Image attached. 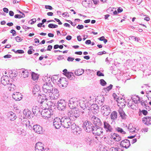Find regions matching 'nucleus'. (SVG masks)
<instances>
[{
	"label": "nucleus",
	"mask_w": 151,
	"mask_h": 151,
	"mask_svg": "<svg viewBox=\"0 0 151 151\" xmlns=\"http://www.w3.org/2000/svg\"><path fill=\"white\" fill-rule=\"evenodd\" d=\"M67 114L68 117L72 121L76 120L80 115L79 111L74 109L68 110Z\"/></svg>",
	"instance_id": "nucleus-1"
},
{
	"label": "nucleus",
	"mask_w": 151,
	"mask_h": 151,
	"mask_svg": "<svg viewBox=\"0 0 151 151\" xmlns=\"http://www.w3.org/2000/svg\"><path fill=\"white\" fill-rule=\"evenodd\" d=\"M48 84H43L42 86V91L43 95H46L47 98H48L51 91H52L53 87L52 85L50 83Z\"/></svg>",
	"instance_id": "nucleus-2"
},
{
	"label": "nucleus",
	"mask_w": 151,
	"mask_h": 151,
	"mask_svg": "<svg viewBox=\"0 0 151 151\" xmlns=\"http://www.w3.org/2000/svg\"><path fill=\"white\" fill-rule=\"evenodd\" d=\"M62 126L66 128L71 127L73 123L71 122L70 121L71 120L67 116H64L62 117Z\"/></svg>",
	"instance_id": "nucleus-3"
},
{
	"label": "nucleus",
	"mask_w": 151,
	"mask_h": 151,
	"mask_svg": "<svg viewBox=\"0 0 151 151\" xmlns=\"http://www.w3.org/2000/svg\"><path fill=\"white\" fill-rule=\"evenodd\" d=\"M79 102L77 99L76 98H73L70 99L69 101L68 105L71 109H77Z\"/></svg>",
	"instance_id": "nucleus-4"
},
{
	"label": "nucleus",
	"mask_w": 151,
	"mask_h": 151,
	"mask_svg": "<svg viewBox=\"0 0 151 151\" xmlns=\"http://www.w3.org/2000/svg\"><path fill=\"white\" fill-rule=\"evenodd\" d=\"M83 127L86 132H92L93 129V128L95 127L90 122L86 120L83 123Z\"/></svg>",
	"instance_id": "nucleus-5"
},
{
	"label": "nucleus",
	"mask_w": 151,
	"mask_h": 151,
	"mask_svg": "<svg viewBox=\"0 0 151 151\" xmlns=\"http://www.w3.org/2000/svg\"><path fill=\"white\" fill-rule=\"evenodd\" d=\"M50 111L48 109H45L42 110L41 114L42 116L45 119H47L50 118L51 115H53V111L52 110Z\"/></svg>",
	"instance_id": "nucleus-6"
},
{
	"label": "nucleus",
	"mask_w": 151,
	"mask_h": 151,
	"mask_svg": "<svg viewBox=\"0 0 151 151\" xmlns=\"http://www.w3.org/2000/svg\"><path fill=\"white\" fill-rule=\"evenodd\" d=\"M58 85L60 88L65 87L67 86L68 82V79L65 78H60L58 82Z\"/></svg>",
	"instance_id": "nucleus-7"
},
{
	"label": "nucleus",
	"mask_w": 151,
	"mask_h": 151,
	"mask_svg": "<svg viewBox=\"0 0 151 151\" xmlns=\"http://www.w3.org/2000/svg\"><path fill=\"white\" fill-rule=\"evenodd\" d=\"M71 128L72 132L74 134L78 135L81 133L80 128L74 123L72 124Z\"/></svg>",
	"instance_id": "nucleus-8"
},
{
	"label": "nucleus",
	"mask_w": 151,
	"mask_h": 151,
	"mask_svg": "<svg viewBox=\"0 0 151 151\" xmlns=\"http://www.w3.org/2000/svg\"><path fill=\"white\" fill-rule=\"evenodd\" d=\"M57 108L59 110L63 111L66 108V101L63 99L59 100L57 103Z\"/></svg>",
	"instance_id": "nucleus-9"
},
{
	"label": "nucleus",
	"mask_w": 151,
	"mask_h": 151,
	"mask_svg": "<svg viewBox=\"0 0 151 151\" xmlns=\"http://www.w3.org/2000/svg\"><path fill=\"white\" fill-rule=\"evenodd\" d=\"M48 98L52 99H57L58 98L59 94L58 89L53 88L52 91H51Z\"/></svg>",
	"instance_id": "nucleus-10"
},
{
	"label": "nucleus",
	"mask_w": 151,
	"mask_h": 151,
	"mask_svg": "<svg viewBox=\"0 0 151 151\" xmlns=\"http://www.w3.org/2000/svg\"><path fill=\"white\" fill-rule=\"evenodd\" d=\"M101 111L104 116H106L109 115L111 113V110L109 106L104 105L101 107Z\"/></svg>",
	"instance_id": "nucleus-11"
},
{
	"label": "nucleus",
	"mask_w": 151,
	"mask_h": 151,
	"mask_svg": "<svg viewBox=\"0 0 151 151\" xmlns=\"http://www.w3.org/2000/svg\"><path fill=\"white\" fill-rule=\"evenodd\" d=\"M62 119H60L58 117H56L54 119L53 122L54 126L56 129H59L62 125Z\"/></svg>",
	"instance_id": "nucleus-12"
},
{
	"label": "nucleus",
	"mask_w": 151,
	"mask_h": 151,
	"mask_svg": "<svg viewBox=\"0 0 151 151\" xmlns=\"http://www.w3.org/2000/svg\"><path fill=\"white\" fill-rule=\"evenodd\" d=\"M9 77L6 76H3L1 78V83L4 85L6 86L7 85H9V87L10 86H12V84L11 83H9Z\"/></svg>",
	"instance_id": "nucleus-13"
},
{
	"label": "nucleus",
	"mask_w": 151,
	"mask_h": 151,
	"mask_svg": "<svg viewBox=\"0 0 151 151\" xmlns=\"http://www.w3.org/2000/svg\"><path fill=\"white\" fill-rule=\"evenodd\" d=\"M93 133L95 135L100 136L103 133V129L101 127L98 126L96 127L93 128Z\"/></svg>",
	"instance_id": "nucleus-14"
},
{
	"label": "nucleus",
	"mask_w": 151,
	"mask_h": 151,
	"mask_svg": "<svg viewBox=\"0 0 151 151\" xmlns=\"http://www.w3.org/2000/svg\"><path fill=\"white\" fill-rule=\"evenodd\" d=\"M117 102V105L120 109L124 108L125 106V101L123 98L118 97L116 100Z\"/></svg>",
	"instance_id": "nucleus-15"
},
{
	"label": "nucleus",
	"mask_w": 151,
	"mask_h": 151,
	"mask_svg": "<svg viewBox=\"0 0 151 151\" xmlns=\"http://www.w3.org/2000/svg\"><path fill=\"white\" fill-rule=\"evenodd\" d=\"M91 121L94 125V127H99L101 125V122L100 119L98 118L93 116L91 118Z\"/></svg>",
	"instance_id": "nucleus-16"
},
{
	"label": "nucleus",
	"mask_w": 151,
	"mask_h": 151,
	"mask_svg": "<svg viewBox=\"0 0 151 151\" xmlns=\"http://www.w3.org/2000/svg\"><path fill=\"white\" fill-rule=\"evenodd\" d=\"M103 128L106 132H110L113 131L112 127L106 121L104 122Z\"/></svg>",
	"instance_id": "nucleus-17"
},
{
	"label": "nucleus",
	"mask_w": 151,
	"mask_h": 151,
	"mask_svg": "<svg viewBox=\"0 0 151 151\" xmlns=\"http://www.w3.org/2000/svg\"><path fill=\"white\" fill-rule=\"evenodd\" d=\"M120 145L121 146L127 149L129 147L130 145V141L127 139L122 140L120 142Z\"/></svg>",
	"instance_id": "nucleus-18"
},
{
	"label": "nucleus",
	"mask_w": 151,
	"mask_h": 151,
	"mask_svg": "<svg viewBox=\"0 0 151 151\" xmlns=\"http://www.w3.org/2000/svg\"><path fill=\"white\" fill-rule=\"evenodd\" d=\"M20 73H21L22 77L25 78L28 77L31 72L30 70H22Z\"/></svg>",
	"instance_id": "nucleus-19"
},
{
	"label": "nucleus",
	"mask_w": 151,
	"mask_h": 151,
	"mask_svg": "<svg viewBox=\"0 0 151 151\" xmlns=\"http://www.w3.org/2000/svg\"><path fill=\"white\" fill-rule=\"evenodd\" d=\"M35 148V151H43L45 149L43 144L41 142L37 143Z\"/></svg>",
	"instance_id": "nucleus-20"
},
{
	"label": "nucleus",
	"mask_w": 151,
	"mask_h": 151,
	"mask_svg": "<svg viewBox=\"0 0 151 151\" xmlns=\"http://www.w3.org/2000/svg\"><path fill=\"white\" fill-rule=\"evenodd\" d=\"M33 129L36 133L39 134H42L43 133L42 128L39 125H34Z\"/></svg>",
	"instance_id": "nucleus-21"
},
{
	"label": "nucleus",
	"mask_w": 151,
	"mask_h": 151,
	"mask_svg": "<svg viewBox=\"0 0 151 151\" xmlns=\"http://www.w3.org/2000/svg\"><path fill=\"white\" fill-rule=\"evenodd\" d=\"M22 95L19 92H14L12 95L13 98L16 101H19L22 98Z\"/></svg>",
	"instance_id": "nucleus-22"
},
{
	"label": "nucleus",
	"mask_w": 151,
	"mask_h": 151,
	"mask_svg": "<svg viewBox=\"0 0 151 151\" xmlns=\"http://www.w3.org/2000/svg\"><path fill=\"white\" fill-rule=\"evenodd\" d=\"M91 111L94 114L97 113L99 111V108L97 104H92L90 107Z\"/></svg>",
	"instance_id": "nucleus-23"
},
{
	"label": "nucleus",
	"mask_w": 151,
	"mask_h": 151,
	"mask_svg": "<svg viewBox=\"0 0 151 151\" xmlns=\"http://www.w3.org/2000/svg\"><path fill=\"white\" fill-rule=\"evenodd\" d=\"M92 3V0H83L82 2V4L86 8L91 7Z\"/></svg>",
	"instance_id": "nucleus-24"
},
{
	"label": "nucleus",
	"mask_w": 151,
	"mask_h": 151,
	"mask_svg": "<svg viewBox=\"0 0 151 151\" xmlns=\"http://www.w3.org/2000/svg\"><path fill=\"white\" fill-rule=\"evenodd\" d=\"M143 122L147 125L151 124V117L149 116L144 117L142 119Z\"/></svg>",
	"instance_id": "nucleus-25"
},
{
	"label": "nucleus",
	"mask_w": 151,
	"mask_h": 151,
	"mask_svg": "<svg viewBox=\"0 0 151 151\" xmlns=\"http://www.w3.org/2000/svg\"><path fill=\"white\" fill-rule=\"evenodd\" d=\"M40 90L39 86L37 85L34 86L33 89V93L35 96L39 94V91Z\"/></svg>",
	"instance_id": "nucleus-26"
},
{
	"label": "nucleus",
	"mask_w": 151,
	"mask_h": 151,
	"mask_svg": "<svg viewBox=\"0 0 151 151\" xmlns=\"http://www.w3.org/2000/svg\"><path fill=\"white\" fill-rule=\"evenodd\" d=\"M23 127H25L27 128L31 129L32 128V126L30 124L29 122L28 119L22 122Z\"/></svg>",
	"instance_id": "nucleus-27"
},
{
	"label": "nucleus",
	"mask_w": 151,
	"mask_h": 151,
	"mask_svg": "<svg viewBox=\"0 0 151 151\" xmlns=\"http://www.w3.org/2000/svg\"><path fill=\"white\" fill-rule=\"evenodd\" d=\"M118 112L122 119H126L127 115L122 109H119L118 110Z\"/></svg>",
	"instance_id": "nucleus-28"
},
{
	"label": "nucleus",
	"mask_w": 151,
	"mask_h": 151,
	"mask_svg": "<svg viewBox=\"0 0 151 151\" xmlns=\"http://www.w3.org/2000/svg\"><path fill=\"white\" fill-rule=\"evenodd\" d=\"M23 113L24 115L29 118H30L32 115L31 112L28 109H25L23 111Z\"/></svg>",
	"instance_id": "nucleus-29"
},
{
	"label": "nucleus",
	"mask_w": 151,
	"mask_h": 151,
	"mask_svg": "<svg viewBox=\"0 0 151 151\" xmlns=\"http://www.w3.org/2000/svg\"><path fill=\"white\" fill-rule=\"evenodd\" d=\"M8 115L9 118L11 121H14L17 118L15 114L12 111H10Z\"/></svg>",
	"instance_id": "nucleus-30"
},
{
	"label": "nucleus",
	"mask_w": 151,
	"mask_h": 151,
	"mask_svg": "<svg viewBox=\"0 0 151 151\" xmlns=\"http://www.w3.org/2000/svg\"><path fill=\"white\" fill-rule=\"evenodd\" d=\"M42 80L45 82L44 84H48V83L50 84V83L52 81L51 78L50 77H48L46 76L44 77Z\"/></svg>",
	"instance_id": "nucleus-31"
},
{
	"label": "nucleus",
	"mask_w": 151,
	"mask_h": 151,
	"mask_svg": "<svg viewBox=\"0 0 151 151\" xmlns=\"http://www.w3.org/2000/svg\"><path fill=\"white\" fill-rule=\"evenodd\" d=\"M111 118L112 120L114 121L116 120L117 116V113L115 111L112 112L111 114Z\"/></svg>",
	"instance_id": "nucleus-32"
},
{
	"label": "nucleus",
	"mask_w": 151,
	"mask_h": 151,
	"mask_svg": "<svg viewBox=\"0 0 151 151\" xmlns=\"http://www.w3.org/2000/svg\"><path fill=\"white\" fill-rule=\"evenodd\" d=\"M84 70L82 69H78L76 70L75 71V75L79 76L82 75L84 72Z\"/></svg>",
	"instance_id": "nucleus-33"
},
{
	"label": "nucleus",
	"mask_w": 151,
	"mask_h": 151,
	"mask_svg": "<svg viewBox=\"0 0 151 151\" xmlns=\"http://www.w3.org/2000/svg\"><path fill=\"white\" fill-rule=\"evenodd\" d=\"M66 76L67 77L68 80V79L70 80H72L74 79V78L75 76L73 73L72 72H68V73H66Z\"/></svg>",
	"instance_id": "nucleus-34"
},
{
	"label": "nucleus",
	"mask_w": 151,
	"mask_h": 151,
	"mask_svg": "<svg viewBox=\"0 0 151 151\" xmlns=\"http://www.w3.org/2000/svg\"><path fill=\"white\" fill-rule=\"evenodd\" d=\"M128 129L130 133H133L136 132V128L133 126H132V125L130 124L129 125Z\"/></svg>",
	"instance_id": "nucleus-35"
},
{
	"label": "nucleus",
	"mask_w": 151,
	"mask_h": 151,
	"mask_svg": "<svg viewBox=\"0 0 151 151\" xmlns=\"http://www.w3.org/2000/svg\"><path fill=\"white\" fill-rule=\"evenodd\" d=\"M52 81L53 83H56L58 84V81H59V79H58V77L56 75H54L52 76L51 78Z\"/></svg>",
	"instance_id": "nucleus-36"
},
{
	"label": "nucleus",
	"mask_w": 151,
	"mask_h": 151,
	"mask_svg": "<svg viewBox=\"0 0 151 151\" xmlns=\"http://www.w3.org/2000/svg\"><path fill=\"white\" fill-rule=\"evenodd\" d=\"M136 98L134 97H131V98L132 102H134V104L138 103L140 102L139 98L138 96H136Z\"/></svg>",
	"instance_id": "nucleus-37"
},
{
	"label": "nucleus",
	"mask_w": 151,
	"mask_h": 151,
	"mask_svg": "<svg viewBox=\"0 0 151 151\" xmlns=\"http://www.w3.org/2000/svg\"><path fill=\"white\" fill-rule=\"evenodd\" d=\"M132 101L130 100L128 103V106L129 107H130L132 109L134 110L136 109V107L135 105L132 104Z\"/></svg>",
	"instance_id": "nucleus-38"
},
{
	"label": "nucleus",
	"mask_w": 151,
	"mask_h": 151,
	"mask_svg": "<svg viewBox=\"0 0 151 151\" xmlns=\"http://www.w3.org/2000/svg\"><path fill=\"white\" fill-rule=\"evenodd\" d=\"M17 133L19 134H22L24 135L25 134V131L23 129L21 128H18L17 130Z\"/></svg>",
	"instance_id": "nucleus-39"
},
{
	"label": "nucleus",
	"mask_w": 151,
	"mask_h": 151,
	"mask_svg": "<svg viewBox=\"0 0 151 151\" xmlns=\"http://www.w3.org/2000/svg\"><path fill=\"white\" fill-rule=\"evenodd\" d=\"M32 112L34 114H37L38 112H40L39 107L37 106H34L32 108Z\"/></svg>",
	"instance_id": "nucleus-40"
},
{
	"label": "nucleus",
	"mask_w": 151,
	"mask_h": 151,
	"mask_svg": "<svg viewBox=\"0 0 151 151\" xmlns=\"http://www.w3.org/2000/svg\"><path fill=\"white\" fill-rule=\"evenodd\" d=\"M31 74L32 78L33 80H35L38 79V77L37 74L32 72Z\"/></svg>",
	"instance_id": "nucleus-41"
},
{
	"label": "nucleus",
	"mask_w": 151,
	"mask_h": 151,
	"mask_svg": "<svg viewBox=\"0 0 151 151\" xmlns=\"http://www.w3.org/2000/svg\"><path fill=\"white\" fill-rule=\"evenodd\" d=\"M116 130L118 132L122 134H125L126 133L125 132H124L123 130L121 128L117 127L116 128Z\"/></svg>",
	"instance_id": "nucleus-42"
},
{
	"label": "nucleus",
	"mask_w": 151,
	"mask_h": 151,
	"mask_svg": "<svg viewBox=\"0 0 151 151\" xmlns=\"http://www.w3.org/2000/svg\"><path fill=\"white\" fill-rule=\"evenodd\" d=\"M146 96L148 100L151 101V91L147 92Z\"/></svg>",
	"instance_id": "nucleus-43"
},
{
	"label": "nucleus",
	"mask_w": 151,
	"mask_h": 151,
	"mask_svg": "<svg viewBox=\"0 0 151 151\" xmlns=\"http://www.w3.org/2000/svg\"><path fill=\"white\" fill-rule=\"evenodd\" d=\"M113 86L112 84H110L109 86L107 87L106 88H104V90L105 91H109L112 88Z\"/></svg>",
	"instance_id": "nucleus-44"
},
{
	"label": "nucleus",
	"mask_w": 151,
	"mask_h": 151,
	"mask_svg": "<svg viewBox=\"0 0 151 151\" xmlns=\"http://www.w3.org/2000/svg\"><path fill=\"white\" fill-rule=\"evenodd\" d=\"M48 27L51 28H56L58 27V25L53 24H48Z\"/></svg>",
	"instance_id": "nucleus-45"
},
{
	"label": "nucleus",
	"mask_w": 151,
	"mask_h": 151,
	"mask_svg": "<svg viewBox=\"0 0 151 151\" xmlns=\"http://www.w3.org/2000/svg\"><path fill=\"white\" fill-rule=\"evenodd\" d=\"M100 83L101 86H104L106 84V82L103 79L100 80Z\"/></svg>",
	"instance_id": "nucleus-46"
},
{
	"label": "nucleus",
	"mask_w": 151,
	"mask_h": 151,
	"mask_svg": "<svg viewBox=\"0 0 151 151\" xmlns=\"http://www.w3.org/2000/svg\"><path fill=\"white\" fill-rule=\"evenodd\" d=\"M85 141L87 143H89V144L90 145L93 142V140L88 137H87L85 139Z\"/></svg>",
	"instance_id": "nucleus-47"
},
{
	"label": "nucleus",
	"mask_w": 151,
	"mask_h": 151,
	"mask_svg": "<svg viewBox=\"0 0 151 151\" xmlns=\"http://www.w3.org/2000/svg\"><path fill=\"white\" fill-rule=\"evenodd\" d=\"M40 98L41 99V102L42 103L44 102L45 100L47 101L49 99V98H47L46 97V95H44L43 97L42 98L40 97Z\"/></svg>",
	"instance_id": "nucleus-48"
},
{
	"label": "nucleus",
	"mask_w": 151,
	"mask_h": 151,
	"mask_svg": "<svg viewBox=\"0 0 151 151\" xmlns=\"http://www.w3.org/2000/svg\"><path fill=\"white\" fill-rule=\"evenodd\" d=\"M113 139L115 141L118 142L121 140V137L119 136L118 137H117L116 138L113 137Z\"/></svg>",
	"instance_id": "nucleus-49"
},
{
	"label": "nucleus",
	"mask_w": 151,
	"mask_h": 151,
	"mask_svg": "<svg viewBox=\"0 0 151 151\" xmlns=\"http://www.w3.org/2000/svg\"><path fill=\"white\" fill-rule=\"evenodd\" d=\"M80 105V106L83 109V110H85V111H86V110H87V109L86 107V106L84 105H83V106H82L81 105V103H80L79 102V104Z\"/></svg>",
	"instance_id": "nucleus-50"
},
{
	"label": "nucleus",
	"mask_w": 151,
	"mask_h": 151,
	"mask_svg": "<svg viewBox=\"0 0 151 151\" xmlns=\"http://www.w3.org/2000/svg\"><path fill=\"white\" fill-rule=\"evenodd\" d=\"M96 75L98 76H104V73L101 72L100 71H98L97 72Z\"/></svg>",
	"instance_id": "nucleus-51"
},
{
	"label": "nucleus",
	"mask_w": 151,
	"mask_h": 151,
	"mask_svg": "<svg viewBox=\"0 0 151 151\" xmlns=\"http://www.w3.org/2000/svg\"><path fill=\"white\" fill-rule=\"evenodd\" d=\"M15 39L17 42H20L22 40V39H21L18 36L15 37Z\"/></svg>",
	"instance_id": "nucleus-52"
},
{
	"label": "nucleus",
	"mask_w": 151,
	"mask_h": 151,
	"mask_svg": "<svg viewBox=\"0 0 151 151\" xmlns=\"http://www.w3.org/2000/svg\"><path fill=\"white\" fill-rule=\"evenodd\" d=\"M24 50H17L15 52L16 53L18 54H23L24 53Z\"/></svg>",
	"instance_id": "nucleus-53"
},
{
	"label": "nucleus",
	"mask_w": 151,
	"mask_h": 151,
	"mask_svg": "<svg viewBox=\"0 0 151 151\" xmlns=\"http://www.w3.org/2000/svg\"><path fill=\"white\" fill-rule=\"evenodd\" d=\"M22 28L25 30V31H26L27 29H31V27L24 25L22 26Z\"/></svg>",
	"instance_id": "nucleus-54"
},
{
	"label": "nucleus",
	"mask_w": 151,
	"mask_h": 151,
	"mask_svg": "<svg viewBox=\"0 0 151 151\" xmlns=\"http://www.w3.org/2000/svg\"><path fill=\"white\" fill-rule=\"evenodd\" d=\"M30 21H31V22L30 23V24H32L36 22V20L35 18L32 19L29 21V23Z\"/></svg>",
	"instance_id": "nucleus-55"
},
{
	"label": "nucleus",
	"mask_w": 151,
	"mask_h": 151,
	"mask_svg": "<svg viewBox=\"0 0 151 151\" xmlns=\"http://www.w3.org/2000/svg\"><path fill=\"white\" fill-rule=\"evenodd\" d=\"M141 113H142L144 115H146L147 114L148 112L147 110H142L141 111Z\"/></svg>",
	"instance_id": "nucleus-56"
},
{
	"label": "nucleus",
	"mask_w": 151,
	"mask_h": 151,
	"mask_svg": "<svg viewBox=\"0 0 151 151\" xmlns=\"http://www.w3.org/2000/svg\"><path fill=\"white\" fill-rule=\"evenodd\" d=\"M84 26L83 25L78 24V26L76 27L77 28L81 29L83 28Z\"/></svg>",
	"instance_id": "nucleus-57"
},
{
	"label": "nucleus",
	"mask_w": 151,
	"mask_h": 151,
	"mask_svg": "<svg viewBox=\"0 0 151 151\" xmlns=\"http://www.w3.org/2000/svg\"><path fill=\"white\" fill-rule=\"evenodd\" d=\"M119 135L116 133H114L111 136V139H113V137H116V138L117 137H118Z\"/></svg>",
	"instance_id": "nucleus-58"
},
{
	"label": "nucleus",
	"mask_w": 151,
	"mask_h": 151,
	"mask_svg": "<svg viewBox=\"0 0 151 151\" xmlns=\"http://www.w3.org/2000/svg\"><path fill=\"white\" fill-rule=\"evenodd\" d=\"M10 32L12 33V36H14L16 35V32L15 30L14 29H12L11 30Z\"/></svg>",
	"instance_id": "nucleus-59"
},
{
	"label": "nucleus",
	"mask_w": 151,
	"mask_h": 151,
	"mask_svg": "<svg viewBox=\"0 0 151 151\" xmlns=\"http://www.w3.org/2000/svg\"><path fill=\"white\" fill-rule=\"evenodd\" d=\"M14 18H23L21 15L19 14H15L14 16Z\"/></svg>",
	"instance_id": "nucleus-60"
},
{
	"label": "nucleus",
	"mask_w": 151,
	"mask_h": 151,
	"mask_svg": "<svg viewBox=\"0 0 151 151\" xmlns=\"http://www.w3.org/2000/svg\"><path fill=\"white\" fill-rule=\"evenodd\" d=\"M74 59V58L68 57L67 58V60L68 61H73Z\"/></svg>",
	"instance_id": "nucleus-61"
},
{
	"label": "nucleus",
	"mask_w": 151,
	"mask_h": 151,
	"mask_svg": "<svg viewBox=\"0 0 151 151\" xmlns=\"http://www.w3.org/2000/svg\"><path fill=\"white\" fill-rule=\"evenodd\" d=\"M130 38H131V39L133 40H134L135 41H138V40L137 38L135 37L134 36H130Z\"/></svg>",
	"instance_id": "nucleus-62"
},
{
	"label": "nucleus",
	"mask_w": 151,
	"mask_h": 151,
	"mask_svg": "<svg viewBox=\"0 0 151 151\" xmlns=\"http://www.w3.org/2000/svg\"><path fill=\"white\" fill-rule=\"evenodd\" d=\"M45 8L46 9H49L50 10H52V7L50 5H45Z\"/></svg>",
	"instance_id": "nucleus-63"
},
{
	"label": "nucleus",
	"mask_w": 151,
	"mask_h": 151,
	"mask_svg": "<svg viewBox=\"0 0 151 151\" xmlns=\"http://www.w3.org/2000/svg\"><path fill=\"white\" fill-rule=\"evenodd\" d=\"M86 72L87 73V74L88 75L90 74L92 72H93V70L90 69H87L86 70Z\"/></svg>",
	"instance_id": "nucleus-64"
}]
</instances>
